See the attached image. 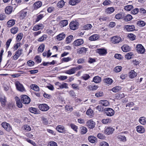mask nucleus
I'll use <instances>...</instances> for the list:
<instances>
[{"instance_id":"obj_1","label":"nucleus","mask_w":146,"mask_h":146,"mask_svg":"<svg viewBox=\"0 0 146 146\" xmlns=\"http://www.w3.org/2000/svg\"><path fill=\"white\" fill-rule=\"evenodd\" d=\"M56 88L58 90L63 89V88L67 89L68 88L67 83L65 82L61 83L59 82H56L54 83Z\"/></svg>"},{"instance_id":"obj_2","label":"nucleus","mask_w":146,"mask_h":146,"mask_svg":"<svg viewBox=\"0 0 146 146\" xmlns=\"http://www.w3.org/2000/svg\"><path fill=\"white\" fill-rule=\"evenodd\" d=\"M27 12L26 9H23L17 14V16L21 19H24L27 15Z\"/></svg>"},{"instance_id":"obj_3","label":"nucleus","mask_w":146,"mask_h":146,"mask_svg":"<svg viewBox=\"0 0 146 146\" xmlns=\"http://www.w3.org/2000/svg\"><path fill=\"white\" fill-rule=\"evenodd\" d=\"M111 40L113 44H117L122 41V39L120 36H115L111 37Z\"/></svg>"},{"instance_id":"obj_4","label":"nucleus","mask_w":146,"mask_h":146,"mask_svg":"<svg viewBox=\"0 0 146 146\" xmlns=\"http://www.w3.org/2000/svg\"><path fill=\"white\" fill-rule=\"evenodd\" d=\"M21 100L24 104H28L31 101L30 98L28 96L23 95L21 96Z\"/></svg>"},{"instance_id":"obj_5","label":"nucleus","mask_w":146,"mask_h":146,"mask_svg":"<svg viewBox=\"0 0 146 146\" xmlns=\"http://www.w3.org/2000/svg\"><path fill=\"white\" fill-rule=\"evenodd\" d=\"M2 126L7 131H10L12 130L11 126L6 122H3L1 124Z\"/></svg>"},{"instance_id":"obj_6","label":"nucleus","mask_w":146,"mask_h":146,"mask_svg":"<svg viewBox=\"0 0 146 146\" xmlns=\"http://www.w3.org/2000/svg\"><path fill=\"white\" fill-rule=\"evenodd\" d=\"M105 110L106 111V115L108 116H111L114 114V111L110 108H106L105 109Z\"/></svg>"},{"instance_id":"obj_7","label":"nucleus","mask_w":146,"mask_h":146,"mask_svg":"<svg viewBox=\"0 0 146 146\" xmlns=\"http://www.w3.org/2000/svg\"><path fill=\"white\" fill-rule=\"evenodd\" d=\"M136 47L137 52L138 53L142 54L144 52L145 50V48L141 44H137Z\"/></svg>"},{"instance_id":"obj_8","label":"nucleus","mask_w":146,"mask_h":146,"mask_svg":"<svg viewBox=\"0 0 146 146\" xmlns=\"http://www.w3.org/2000/svg\"><path fill=\"white\" fill-rule=\"evenodd\" d=\"M39 109L42 111H46L49 109V106L46 104H41L38 105Z\"/></svg>"},{"instance_id":"obj_9","label":"nucleus","mask_w":146,"mask_h":146,"mask_svg":"<svg viewBox=\"0 0 146 146\" xmlns=\"http://www.w3.org/2000/svg\"><path fill=\"white\" fill-rule=\"evenodd\" d=\"M15 84L17 90L21 92L25 91V89L23 85L21 84L19 82H16Z\"/></svg>"},{"instance_id":"obj_10","label":"nucleus","mask_w":146,"mask_h":146,"mask_svg":"<svg viewBox=\"0 0 146 146\" xmlns=\"http://www.w3.org/2000/svg\"><path fill=\"white\" fill-rule=\"evenodd\" d=\"M78 23L76 21H72L70 24V29L73 30H75L78 28Z\"/></svg>"},{"instance_id":"obj_11","label":"nucleus","mask_w":146,"mask_h":146,"mask_svg":"<svg viewBox=\"0 0 146 146\" xmlns=\"http://www.w3.org/2000/svg\"><path fill=\"white\" fill-rule=\"evenodd\" d=\"M56 129L60 133H65L66 131L65 127L60 125L57 126Z\"/></svg>"},{"instance_id":"obj_12","label":"nucleus","mask_w":146,"mask_h":146,"mask_svg":"<svg viewBox=\"0 0 146 146\" xmlns=\"http://www.w3.org/2000/svg\"><path fill=\"white\" fill-rule=\"evenodd\" d=\"M114 129L111 127H108L106 128L104 130V133L105 134L109 135L112 134Z\"/></svg>"},{"instance_id":"obj_13","label":"nucleus","mask_w":146,"mask_h":146,"mask_svg":"<svg viewBox=\"0 0 146 146\" xmlns=\"http://www.w3.org/2000/svg\"><path fill=\"white\" fill-rule=\"evenodd\" d=\"M86 123L87 126L90 129L93 128L95 126V122L92 119L87 121Z\"/></svg>"},{"instance_id":"obj_14","label":"nucleus","mask_w":146,"mask_h":146,"mask_svg":"<svg viewBox=\"0 0 146 146\" xmlns=\"http://www.w3.org/2000/svg\"><path fill=\"white\" fill-rule=\"evenodd\" d=\"M96 52L100 55H105L107 53V52L106 49L102 48H100L97 49Z\"/></svg>"},{"instance_id":"obj_15","label":"nucleus","mask_w":146,"mask_h":146,"mask_svg":"<svg viewBox=\"0 0 146 146\" xmlns=\"http://www.w3.org/2000/svg\"><path fill=\"white\" fill-rule=\"evenodd\" d=\"M84 42L82 39H78L75 40L73 43V44L76 46H78L82 44Z\"/></svg>"},{"instance_id":"obj_16","label":"nucleus","mask_w":146,"mask_h":146,"mask_svg":"<svg viewBox=\"0 0 146 146\" xmlns=\"http://www.w3.org/2000/svg\"><path fill=\"white\" fill-rule=\"evenodd\" d=\"M137 131L140 133H143L145 131V128L141 125H138L136 127Z\"/></svg>"},{"instance_id":"obj_17","label":"nucleus","mask_w":146,"mask_h":146,"mask_svg":"<svg viewBox=\"0 0 146 146\" xmlns=\"http://www.w3.org/2000/svg\"><path fill=\"white\" fill-rule=\"evenodd\" d=\"M44 28V25L42 24H39L35 26L33 30L34 31H37L40 29H42Z\"/></svg>"},{"instance_id":"obj_18","label":"nucleus","mask_w":146,"mask_h":146,"mask_svg":"<svg viewBox=\"0 0 146 146\" xmlns=\"http://www.w3.org/2000/svg\"><path fill=\"white\" fill-rule=\"evenodd\" d=\"M0 101L2 104V106L4 107L5 105L6 100L5 96L2 94L0 95Z\"/></svg>"},{"instance_id":"obj_19","label":"nucleus","mask_w":146,"mask_h":146,"mask_svg":"<svg viewBox=\"0 0 146 146\" xmlns=\"http://www.w3.org/2000/svg\"><path fill=\"white\" fill-rule=\"evenodd\" d=\"M42 5V3L40 1H38L35 3L33 5V8L34 9H37L40 7Z\"/></svg>"},{"instance_id":"obj_20","label":"nucleus","mask_w":146,"mask_h":146,"mask_svg":"<svg viewBox=\"0 0 146 146\" xmlns=\"http://www.w3.org/2000/svg\"><path fill=\"white\" fill-rule=\"evenodd\" d=\"M124 29L127 31H131L135 29V27L134 25H126L124 26Z\"/></svg>"},{"instance_id":"obj_21","label":"nucleus","mask_w":146,"mask_h":146,"mask_svg":"<svg viewBox=\"0 0 146 146\" xmlns=\"http://www.w3.org/2000/svg\"><path fill=\"white\" fill-rule=\"evenodd\" d=\"M55 30V28L53 27V29L51 30L50 29H48L46 30V33L50 36H53L56 33V31H54Z\"/></svg>"},{"instance_id":"obj_22","label":"nucleus","mask_w":146,"mask_h":146,"mask_svg":"<svg viewBox=\"0 0 146 146\" xmlns=\"http://www.w3.org/2000/svg\"><path fill=\"white\" fill-rule=\"evenodd\" d=\"M65 36V34L64 33H62L57 35L56 38L58 40L60 41L63 39Z\"/></svg>"},{"instance_id":"obj_23","label":"nucleus","mask_w":146,"mask_h":146,"mask_svg":"<svg viewBox=\"0 0 146 146\" xmlns=\"http://www.w3.org/2000/svg\"><path fill=\"white\" fill-rule=\"evenodd\" d=\"M99 104H102L104 106H108L110 104L109 102L106 100H100L99 101Z\"/></svg>"},{"instance_id":"obj_24","label":"nucleus","mask_w":146,"mask_h":146,"mask_svg":"<svg viewBox=\"0 0 146 146\" xmlns=\"http://www.w3.org/2000/svg\"><path fill=\"white\" fill-rule=\"evenodd\" d=\"M15 20L14 19H11L9 20L7 23V27H11L13 26L15 24Z\"/></svg>"},{"instance_id":"obj_25","label":"nucleus","mask_w":146,"mask_h":146,"mask_svg":"<svg viewBox=\"0 0 146 146\" xmlns=\"http://www.w3.org/2000/svg\"><path fill=\"white\" fill-rule=\"evenodd\" d=\"M122 50L124 52H128L130 51V48L128 45H124L121 47Z\"/></svg>"},{"instance_id":"obj_26","label":"nucleus","mask_w":146,"mask_h":146,"mask_svg":"<svg viewBox=\"0 0 146 146\" xmlns=\"http://www.w3.org/2000/svg\"><path fill=\"white\" fill-rule=\"evenodd\" d=\"M100 38L99 36L97 34H94L89 38V40L91 41L96 40H98Z\"/></svg>"},{"instance_id":"obj_27","label":"nucleus","mask_w":146,"mask_h":146,"mask_svg":"<svg viewBox=\"0 0 146 146\" xmlns=\"http://www.w3.org/2000/svg\"><path fill=\"white\" fill-rule=\"evenodd\" d=\"M13 7L11 6H8L6 7L5 9V13L7 14H9L12 11Z\"/></svg>"},{"instance_id":"obj_28","label":"nucleus","mask_w":146,"mask_h":146,"mask_svg":"<svg viewBox=\"0 0 146 146\" xmlns=\"http://www.w3.org/2000/svg\"><path fill=\"white\" fill-rule=\"evenodd\" d=\"M139 121L141 124L145 125L146 124V118L144 116L141 117L139 118Z\"/></svg>"},{"instance_id":"obj_29","label":"nucleus","mask_w":146,"mask_h":146,"mask_svg":"<svg viewBox=\"0 0 146 146\" xmlns=\"http://www.w3.org/2000/svg\"><path fill=\"white\" fill-rule=\"evenodd\" d=\"M75 72L76 71L74 68V67H73L69 70H65L64 71V73L66 74L71 75L74 74Z\"/></svg>"},{"instance_id":"obj_30","label":"nucleus","mask_w":146,"mask_h":146,"mask_svg":"<svg viewBox=\"0 0 146 146\" xmlns=\"http://www.w3.org/2000/svg\"><path fill=\"white\" fill-rule=\"evenodd\" d=\"M129 74V78L131 79L134 78L137 76V73L134 70H131Z\"/></svg>"},{"instance_id":"obj_31","label":"nucleus","mask_w":146,"mask_h":146,"mask_svg":"<svg viewBox=\"0 0 146 146\" xmlns=\"http://www.w3.org/2000/svg\"><path fill=\"white\" fill-rule=\"evenodd\" d=\"M117 137L120 141L125 142L126 141V137L121 134H118Z\"/></svg>"},{"instance_id":"obj_32","label":"nucleus","mask_w":146,"mask_h":146,"mask_svg":"<svg viewBox=\"0 0 146 146\" xmlns=\"http://www.w3.org/2000/svg\"><path fill=\"white\" fill-rule=\"evenodd\" d=\"M18 31V28L17 27H13L10 29L11 32L13 34H16L17 33Z\"/></svg>"},{"instance_id":"obj_33","label":"nucleus","mask_w":146,"mask_h":146,"mask_svg":"<svg viewBox=\"0 0 146 146\" xmlns=\"http://www.w3.org/2000/svg\"><path fill=\"white\" fill-rule=\"evenodd\" d=\"M104 81L105 83L109 85L111 84L113 82L112 80L109 78H105Z\"/></svg>"},{"instance_id":"obj_34","label":"nucleus","mask_w":146,"mask_h":146,"mask_svg":"<svg viewBox=\"0 0 146 146\" xmlns=\"http://www.w3.org/2000/svg\"><path fill=\"white\" fill-rule=\"evenodd\" d=\"M68 24V22L67 20H64L61 21L59 23V25L61 27H64L66 26Z\"/></svg>"},{"instance_id":"obj_35","label":"nucleus","mask_w":146,"mask_h":146,"mask_svg":"<svg viewBox=\"0 0 146 146\" xmlns=\"http://www.w3.org/2000/svg\"><path fill=\"white\" fill-rule=\"evenodd\" d=\"M114 11L113 7H108L106 9L105 12L106 13L111 14Z\"/></svg>"},{"instance_id":"obj_36","label":"nucleus","mask_w":146,"mask_h":146,"mask_svg":"<svg viewBox=\"0 0 146 146\" xmlns=\"http://www.w3.org/2000/svg\"><path fill=\"white\" fill-rule=\"evenodd\" d=\"M89 141L92 143H94L96 141V137L93 136H89L88 137Z\"/></svg>"},{"instance_id":"obj_37","label":"nucleus","mask_w":146,"mask_h":146,"mask_svg":"<svg viewBox=\"0 0 146 146\" xmlns=\"http://www.w3.org/2000/svg\"><path fill=\"white\" fill-rule=\"evenodd\" d=\"M93 81L95 83H99L101 82V79L98 76H96L93 78Z\"/></svg>"},{"instance_id":"obj_38","label":"nucleus","mask_w":146,"mask_h":146,"mask_svg":"<svg viewBox=\"0 0 146 146\" xmlns=\"http://www.w3.org/2000/svg\"><path fill=\"white\" fill-rule=\"evenodd\" d=\"M87 88L90 90L95 91L98 88V86L96 85H94V86L90 85L88 86Z\"/></svg>"},{"instance_id":"obj_39","label":"nucleus","mask_w":146,"mask_h":146,"mask_svg":"<svg viewBox=\"0 0 146 146\" xmlns=\"http://www.w3.org/2000/svg\"><path fill=\"white\" fill-rule=\"evenodd\" d=\"M80 1V0H69V3L72 5H75Z\"/></svg>"},{"instance_id":"obj_40","label":"nucleus","mask_w":146,"mask_h":146,"mask_svg":"<svg viewBox=\"0 0 146 146\" xmlns=\"http://www.w3.org/2000/svg\"><path fill=\"white\" fill-rule=\"evenodd\" d=\"M121 88L119 86H116L113 88L111 90L113 92L116 93L121 90Z\"/></svg>"},{"instance_id":"obj_41","label":"nucleus","mask_w":146,"mask_h":146,"mask_svg":"<svg viewBox=\"0 0 146 146\" xmlns=\"http://www.w3.org/2000/svg\"><path fill=\"white\" fill-rule=\"evenodd\" d=\"M137 24L139 27H142L145 25V23L143 21L139 20L137 21Z\"/></svg>"},{"instance_id":"obj_42","label":"nucleus","mask_w":146,"mask_h":146,"mask_svg":"<svg viewBox=\"0 0 146 146\" xmlns=\"http://www.w3.org/2000/svg\"><path fill=\"white\" fill-rule=\"evenodd\" d=\"M86 114L87 115L92 117L94 115V111L92 110L89 109L86 111Z\"/></svg>"},{"instance_id":"obj_43","label":"nucleus","mask_w":146,"mask_h":146,"mask_svg":"<svg viewBox=\"0 0 146 146\" xmlns=\"http://www.w3.org/2000/svg\"><path fill=\"white\" fill-rule=\"evenodd\" d=\"M44 17L43 14H40L37 15L36 16V18L35 19V22L37 23L42 19Z\"/></svg>"},{"instance_id":"obj_44","label":"nucleus","mask_w":146,"mask_h":146,"mask_svg":"<svg viewBox=\"0 0 146 146\" xmlns=\"http://www.w3.org/2000/svg\"><path fill=\"white\" fill-rule=\"evenodd\" d=\"M134 55L132 52L127 53L125 55V58L127 59H130L134 56Z\"/></svg>"},{"instance_id":"obj_45","label":"nucleus","mask_w":146,"mask_h":146,"mask_svg":"<svg viewBox=\"0 0 146 146\" xmlns=\"http://www.w3.org/2000/svg\"><path fill=\"white\" fill-rule=\"evenodd\" d=\"M132 19V16L130 14H128L124 17V20L126 21H128L131 20Z\"/></svg>"},{"instance_id":"obj_46","label":"nucleus","mask_w":146,"mask_h":146,"mask_svg":"<svg viewBox=\"0 0 146 146\" xmlns=\"http://www.w3.org/2000/svg\"><path fill=\"white\" fill-rule=\"evenodd\" d=\"M45 45L42 44H41L38 47V51L39 52H42L44 49Z\"/></svg>"},{"instance_id":"obj_47","label":"nucleus","mask_w":146,"mask_h":146,"mask_svg":"<svg viewBox=\"0 0 146 146\" xmlns=\"http://www.w3.org/2000/svg\"><path fill=\"white\" fill-rule=\"evenodd\" d=\"M65 4V2L63 0H60L58 2L57 5L58 7L62 8L63 7Z\"/></svg>"},{"instance_id":"obj_48","label":"nucleus","mask_w":146,"mask_h":146,"mask_svg":"<svg viewBox=\"0 0 146 146\" xmlns=\"http://www.w3.org/2000/svg\"><path fill=\"white\" fill-rule=\"evenodd\" d=\"M23 36L22 33H20L18 34L16 38V40L18 42L20 41L22 39Z\"/></svg>"},{"instance_id":"obj_49","label":"nucleus","mask_w":146,"mask_h":146,"mask_svg":"<svg viewBox=\"0 0 146 146\" xmlns=\"http://www.w3.org/2000/svg\"><path fill=\"white\" fill-rule=\"evenodd\" d=\"M86 49L85 48L82 47L78 49V52L79 54L85 53L86 52Z\"/></svg>"},{"instance_id":"obj_50","label":"nucleus","mask_w":146,"mask_h":146,"mask_svg":"<svg viewBox=\"0 0 146 146\" xmlns=\"http://www.w3.org/2000/svg\"><path fill=\"white\" fill-rule=\"evenodd\" d=\"M111 120L110 118L104 119L102 120V123L104 124H107L111 123Z\"/></svg>"},{"instance_id":"obj_51","label":"nucleus","mask_w":146,"mask_h":146,"mask_svg":"<svg viewBox=\"0 0 146 146\" xmlns=\"http://www.w3.org/2000/svg\"><path fill=\"white\" fill-rule=\"evenodd\" d=\"M30 87L32 89L35 91H38L39 90V88L36 85L33 84L31 85Z\"/></svg>"},{"instance_id":"obj_52","label":"nucleus","mask_w":146,"mask_h":146,"mask_svg":"<svg viewBox=\"0 0 146 146\" xmlns=\"http://www.w3.org/2000/svg\"><path fill=\"white\" fill-rule=\"evenodd\" d=\"M92 27V25L90 24H87L85 25L83 27L84 30H88L90 29Z\"/></svg>"},{"instance_id":"obj_53","label":"nucleus","mask_w":146,"mask_h":146,"mask_svg":"<svg viewBox=\"0 0 146 146\" xmlns=\"http://www.w3.org/2000/svg\"><path fill=\"white\" fill-rule=\"evenodd\" d=\"M46 35L44 34L42 36L39 38L38 39V41L39 42H42L46 39Z\"/></svg>"},{"instance_id":"obj_54","label":"nucleus","mask_w":146,"mask_h":146,"mask_svg":"<svg viewBox=\"0 0 146 146\" xmlns=\"http://www.w3.org/2000/svg\"><path fill=\"white\" fill-rule=\"evenodd\" d=\"M30 111L32 113H33L35 114H36L38 113V111L37 109L34 108H30L29 109Z\"/></svg>"},{"instance_id":"obj_55","label":"nucleus","mask_w":146,"mask_h":146,"mask_svg":"<svg viewBox=\"0 0 146 146\" xmlns=\"http://www.w3.org/2000/svg\"><path fill=\"white\" fill-rule=\"evenodd\" d=\"M133 8V5H128L125 6L124 7V9L125 10L130 11Z\"/></svg>"},{"instance_id":"obj_56","label":"nucleus","mask_w":146,"mask_h":146,"mask_svg":"<svg viewBox=\"0 0 146 146\" xmlns=\"http://www.w3.org/2000/svg\"><path fill=\"white\" fill-rule=\"evenodd\" d=\"M69 125L74 131L76 132H77L78 127L76 125L73 123H70Z\"/></svg>"},{"instance_id":"obj_57","label":"nucleus","mask_w":146,"mask_h":146,"mask_svg":"<svg viewBox=\"0 0 146 146\" xmlns=\"http://www.w3.org/2000/svg\"><path fill=\"white\" fill-rule=\"evenodd\" d=\"M134 105V104L133 102H129L126 105V109H129L130 108L133 106Z\"/></svg>"},{"instance_id":"obj_58","label":"nucleus","mask_w":146,"mask_h":146,"mask_svg":"<svg viewBox=\"0 0 146 146\" xmlns=\"http://www.w3.org/2000/svg\"><path fill=\"white\" fill-rule=\"evenodd\" d=\"M87 131V128L85 127H82L81 130V133L82 134H85Z\"/></svg>"},{"instance_id":"obj_59","label":"nucleus","mask_w":146,"mask_h":146,"mask_svg":"<svg viewBox=\"0 0 146 146\" xmlns=\"http://www.w3.org/2000/svg\"><path fill=\"white\" fill-rule=\"evenodd\" d=\"M73 38V36L72 35H70L68 36L66 38V41L68 44L70 42Z\"/></svg>"},{"instance_id":"obj_60","label":"nucleus","mask_w":146,"mask_h":146,"mask_svg":"<svg viewBox=\"0 0 146 146\" xmlns=\"http://www.w3.org/2000/svg\"><path fill=\"white\" fill-rule=\"evenodd\" d=\"M23 127L24 130L26 131H30L31 130V128L30 126L28 125H24Z\"/></svg>"},{"instance_id":"obj_61","label":"nucleus","mask_w":146,"mask_h":146,"mask_svg":"<svg viewBox=\"0 0 146 146\" xmlns=\"http://www.w3.org/2000/svg\"><path fill=\"white\" fill-rule=\"evenodd\" d=\"M128 37L131 40H134L135 38V36L133 34H129L128 35Z\"/></svg>"},{"instance_id":"obj_62","label":"nucleus","mask_w":146,"mask_h":146,"mask_svg":"<svg viewBox=\"0 0 146 146\" xmlns=\"http://www.w3.org/2000/svg\"><path fill=\"white\" fill-rule=\"evenodd\" d=\"M67 76H65L61 75L58 77V78L60 80H64L67 78Z\"/></svg>"},{"instance_id":"obj_63","label":"nucleus","mask_w":146,"mask_h":146,"mask_svg":"<svg viewBox=\"0 0 146 146\" xmlns=\"http://www.w3.org/2000/svg\"><path fill=\"white\" fill-rule=\"evenodd\" d=\"M90 77V76L88 74H85L83 75L82 77V78H83L85 80H86L89 79Z\"/></svg>"},{"instance_id":"obj_64","label":"nucleus","mask_w":146,"mask_h":146,"mask_svg":"<svg viewBox=\"0 0 146 146\" xmlns=\"http://www.w3.org/2000/svg\"><path fill=\"white\" fill-rule=\"evenodd\" d=\"M72 60V59L70 57L63 58L62 59V60L64 62H67Z\"/></svg>"}]
</instances>
